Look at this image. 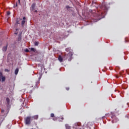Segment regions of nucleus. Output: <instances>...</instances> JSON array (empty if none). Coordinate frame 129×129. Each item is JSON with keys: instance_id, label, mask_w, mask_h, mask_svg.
I'll list each match as a JSON object with an SVG mask.
<instances>
[{"instance_id": "obj_1", "label": "nucleus", "mask_w": 129, "mask_h": 129, "mask_svg": "<svg viewBox=\"0 0 129 129\" xmlns=\"http://www.w3.org/2000/svg\"><path fill=\"white\" fill-rule=\"evenodd\" d=\"M72 52H70L68 54H65L64 56H63V60L68 59L69 61H71L72 59Z\"/></svg>"}, {"instance_id": "obj_2", "label": "nucleus", "mask_w": 129, "mask_h": 129, "mask_svg": "<svg viewBox=\"0 0 129 129\" xmlns=\"http://www.w3.org/2000/svg\"><path fill=\"white\" fill-rule=\"evenodd\" d=\"M32 117L28 116L25 118V122L26 125H30L31 123Z\"/></svg>"}, {"instance_id": "obj_3", "label": "nucleus", "mask_w": 129, "mask_h": 129, "mask_svg": "<svg viewBox=\"0 0 129 129\" xmlns=\"http://www.w3.org/2000/svg\"><path fill=\"white\" fill-rule=\"evenodd\" d=\"M99 8L101 10H103L104 11H107V7H106V5L105 3H102V4L99 5Z\"/></svg>"}, {"instance_id": "obj_4", "label": "nucleus", "mask_w": 129, "mask_h": 129, "mask_svg": "<svg viewBox=\"0 0 129 129\" xmlns=\"http://www.w3.org/2000/svg\"><path fill=\"white\" fill-rule=\"evenodd\" d=\"M2 80L3 82H4L6 81V78L3 76L2 73L0 72V82L2 81Z\"/></svg>"}, {"instance_id": "obj_5", "label": "nucleus", "mask_w": 129, "mask_h": 129, "mask_svg": "<svg viewBox=\"0 0 129 129\" xmlns=\"http://www.w3.org/2000/svg\"><path fill=\"white\" fill-rule=\"evenodd\" d=\"M50 117H52V120L54 121H56L57 119V117H55L54 116V113H51L50 114Z\"/></svg>"}, {"instance_id": "obj_6", "label": "nucleus", "mask_w": 129, "mask_h": 129, "mask_svg": "<svg viewBox=\"0 0 129 129\" xmlns=\"http://www.w3.org/2000/svg\"><path fill=\"white\" fill-rule=\"evenodd\" d=\"M112 123H116L117 121V118L115 116L112 117Z\"/></svg>"}, {"instance_id": "obj_7", "label": "nucleus", "mask_w": 129, "mask_h": 129, "mask_svg": "<svg viewBox=\"0 0 129 129\" xmlns=\"http://www.w3.org/2000/svg\"><path fill=\"white\" fill-rule=\"evenodd\" d=\"M81 126V123H75V126L74 127H76L77 129H79L78 127Z\"/></svg>"}, {"instance_id": "obj_8", "label": "nucleus", "mask_w": 129, "mask_h": 129, "mask_svg": "<svg viewBox=\"0 0 129 129\" xmlns=\"http://www.w3.org/2000/svg\"><path fill=\"white\" fill-rule=\"evenodd\" d=\"M63 59H64V58H63L61 55L58 56V60L60 61V62H62Z\"/></svg>"}, {"instance_id": "obj_9", "label": "nucleus", "mask_w": 129, "mask_h": 129, "mask_svg": "<svg viewBox=\"0 0 129 129\" xmlns=\"http://www.w3.org/2000/svg\"><path fill=\"white\" fill-rule=\"evenodd\" d=\"M7 48H8V44H7L6 46H5L3 47V51L4 52H6L7 50Z\"/></svg>"}, {"instance_id": "obj_10", "label": "nucleus", "mask_w": 129, "mask_h": 129, "mask_svg": "<svg viewBox=\"0 0 129 129\" xmlns=\"http://www.w3.org/2000/svg\"><path fill=\"white\" fill-rule=\"evenodd\" d=\"M31 117V119H32V118H33V119L37 120L38 118V115H35Z\"/></svg>"}, {"instance_id": "obj_11", "label": "nucleus", "mask_w": 129, "mask_h": 129, "mask_svg": "<svg viewBox=\"0 0 129 129\" xmlns=\"http://www.w3.org/2000/svg\"><path fill=\"white\" fill-rule=\"evenodd\" d=\"M6 102L8 105H10V99L8 97L6 98Z\"/></svg>"}, {"instance_id": "obj_12", "label": "nucleus", "mask_w": 129, "mask_h": 129, "mask_svg": "<svg viewBox=\"0 0 129 129\" xmlns=\"http://www.w3.org/2000/svg\"><path fill=\"white\" fill-rule=\"evenodd\" d=\"M18 73H19V69L18 68H17L16 69H15V75H17L18 74Z\"/></svg>"}, {"instance_id": "obj_13", "label": "nucleus", "mask_w": 129, "mask_h": 129, "mask_svg": "<svg viewBox=\"0 0 129 129\" xmlns=\"http://www.w3.org/2000/svg\"><path fill=\"white\" fill-rule=\"evenodd\" d=\"M41 78H42V77L40 76V77H39V78L38 81L37 82H36V86H37L40 84V79H41Z\"/></svg>"}, {"instance_id": "obj_14", "label": "nucleus", "mask_w": 129, "mask_h": 129, "mask_svg": "<svg viewBox=\"0 0 129 129\" xmlns=\"http://www.w3.org/2000/svg\"><path fill=\"white\" fill-rule=\"evenodd\" d=\"M26 22V21H25L24 20H23L22 21V23H21V25H22V27H24V25H25V23Z\"/></svg>"}, {"instance_id": "obj_15", "label": "nucleus", "mask_w": 129, "mask_h": 129, "mask_svg": "<svg viewBox=\"0 0 129 129\" xmlns=\"http://www.w3.org/2000/svg\"><path fill=\"white\" fill-rule=\"evenodd\" d=\"M35 8V4H32V5H31V8L32 9V10H34Z\"/></svg>"}, {"instance_id": "obj_16", "label": "nucleus", "mask_w": 129, "mask_h": 129, "mask_svg": "<svg viewBox=\"0 0 129 129\" xmlns=\"http://www.w3.org/2000/svg\"><path fill=\"white\" fill-rule=\"evenodd\" d=\"M66 129H71V126L68 125V124H66Z\"/></svg>"}, {"instance_id": "obj_17", "label": "nucleus", "mask_w": 129, "mask_h": 129, "mask_svg": "<svg viewBox=\"0 0 129 129\" xmlns=\"http://www.w3.org/2000/svg\"><path fill=\"white\" fill-rule=\"evenodd\" d=\"M60 118V121H62V120L64 119V118L62 116H60L59 117V118Z\"/></svg>"}, {"instance_id": "obj_18", "label": "nucleus", "mask_w": 129, "mask_h": 129, "mask_svg": "<svg viewBox=\"0 0 129 129\" xmlns=\"http://www.w3.org/2000/svg\"><path fill=\"white\" fill-rule=\"evenodd\" d=\"M35 46H38V41H35V43H34Z\"/></svg>"}, {"instance_id": "obj_19", "label": "nucleus", "mask_w": 129, "mask_h": 129, "mask_svg": "<svg viewBox=\"0 0 129 129\" xmlns=\"http://www.w3.org/2000/svg\"><path fill=\"white\" fill-rule=\"evenodd\" d=\"M10 14H11L10 11H8V12H7V15L10 16Z\"/></svg>"}, {"instance_id": "obj_20", "label": "nucleus", "mask_w": 129, "mask_h": 129, "mask_svg": "<svg viewBox=\"0 0 129 129\" xmlns=\"http://www.w3.org/2000/svg\"><path fill=\"white\" fill-rule=\"evenodd\" d=\"M21 35H19L18 37V40L21 41Z\"/></svg>"}, {"instance_id": "obj_21", "label": "nucleus", "mask_w": 129, "mask_h": 129, "mask_svg": "<svg viewBox=\"0 0 129 129\" xmlns=\"http://www.w3.org/2000/svg\"><path fill=\"white\" fill-rule=\"evenodd\" d=\"M31 50L33 51V52H35L36 51V49L34 48H31Z\"/></svg>"}, {"instance_id": "obj_22", "label": "nucleus", "mask_w": 129, "mask_h": 129, "mask_svg": "<svg viewBox=\"0 0 129 129\" xmlns=\"http://www.w3.org/2000/svg\"><path fill=\"white\" fill-rule=\"evenodd\" d=\"M25 52H29V50L27 48H26V49H25Z\"/></svg>"}, {"instance_id": "obj_23", "label": "nucleus", "mask_w": 129, "mask_h": 129, "mask_svg": "<svg viewBox=\"0 0 129 129\" xmlns=\"http://www.w3.org/2000/svg\"><path fill=\"white\" fill-rule=\"evenodd\" d=\"M101 14H102V13H101H101H99L98 14V17L100 16V15H101Z\"/></svg>"}, {"instance_id": "obj_24", "label": "nucleus", "mask_w": 129, "mask_h": 129, "mask_svg": "<svg viewBox=\"0 0 129 129\" xmlns=\"http://www.w3.org/2000/svg\"><path fill=\"white\" fill-rule=\"evenodd\" d=\"M5 71L6 72H10V70H9L8 69H5Z\"/></svg>"}, {"instance_id": "obj_25", "label": "nucleus", "mask_w": 129, "mask_h": 129, "mask_svg": "<svg viewBox=\"0 0 129 129\" xmlns=\"http://www.w3.org/2000/svg\"><path fill=\"white\" fill-rule=\"evenodd\" d=\"M66 9H69L70 8V7L69 6H67L66 7Z\"/></svg>"}, {"instance_id": "obj_26", "label": "nucleus", "mask_w": 129, "mask_h": 129, "mask_svg": "<svg viewBox=\"0 0 129 129\" xmlns=\"http://www.w3.org/2000/svg\"><path fill=\"white\" fill-rule=\"evenodd\" d=\"M17 7H18V3H16V5H15V6H14L15 8Z\"/></svg>"}, {"instance_id": "obj_27", "label": "nucleus", "mask_w": 129, "mask_h": 129, "mask_svg": "<svg viewBox=\"0 0 129 129\" xmlns=\"http://www.w3.org/2000/svg\"><path fill=\"white\" fill-rule=\"evenodd\" d=\"M23 20H26V17H23Z\"/></svg>"}, {"instance_id": "obj_28", "label": "nucleus", "mask_w": 129, "mask_h": 129, "mask_svg": "<svg viewBox=\"0 0 129 129\" xmlns=\"http://www.w3.org/2000/svg\"><path fill=\"white\" fill-rule=\"evenodd\" d=\"M5 112V110H1V112L3 113V112Z\"/></svg>"}, {"instance_id": "obj_29", "label": "nucleus", "mask_w": 129, "mask_h": 129, "mask_svg": "<svg viewBox=\"0 0 129 129\" xmlns=\"http://www.w3.org/2000/svg\"><path fill=\"white\" fill-rule=\"evenodd\" d=\"M16 24H19V21H16Z\"/></svg>"}, {"instance_id": "obj_30", "label": "nucleus", "mask_w": 129, "mask_h": 129, "mask_svg": "<svg viewBox=\"0 0 129 129\" xmlns=\"http://www.w3.org/2000/svg\"><path fill=\"white\" fill-rule=\"evenodd\" d=\"M66 90H68V91L69 90H70V88H67Z\"/></svg>"}, {"instance_id": "obj_31", "label": "nucleus", "mask_w": 129, "mask_h": 129, "mask_svg": "<svg viewBox=\"0 0 129 129\" xmlns=\"http://www.w3.org/2000/svg\"><path fill=\"white\" fill-rule=\"evenodd\" d=\"M19 5L21 4V1L20 0H18Z\"/></svg>"}, {"instance_id": "obj_32", "label": "nucleus", "mask_w": 129, "mask_h": 129, "mask_svg": "<svg viewBox=\"0 0 129 129\" xmlns=\"http://www.w3.org/2000/svg\"><path fill=\"white\" fill-rule=\"evenodd\" d=\"M106 116H108L109 115V113L106 114V115H105Z\"/></svg>"}, {"instance_id": "obj_33", "label": "nucleus", "mask_w": 129, "mask_h": 129, "mask_svg": "<svg viewBox=\"0 0 129 129\" xmlns=\"http://www.w3.org/2000/svg\"><path fill=\"white\" fill-rule=\"evenodd\" d=\"M35 13H37V12H38L37 10H35Z\"/></svg>"}, {"instance_id": "obj_34", "label": "nucleus", "mask_w": 129, "mask_h": 129, "mask_svg": "<svg viewBox=\"0 0 129 129\" xmlns=\"http://www.w3.org/2000/svg\"><path fill=\"white\" fill-rule=\"evenodd\" d=\"M68 50H69L68 48H66V50L67 51H68Z\"/></svg>"}, {"instance_id": "obj_35", "label": "nucleus", "mask_w": 129, "mask_h": 129, "mask_svg": "<svg viewBox=\"0 0 129 129\" xmlns=\"http://www.w3.org/2000/svg\"><path fill=\"white\" fill-rule=\"evenodd\" d=\"M15 34L16 35L18 34V33H15Z\"/></svg>"}, {"instance_id": "obj_36", "label": "nucleus", "mask_w": 129, "mask_h": 129, "mask_svg": "<svg viewBox=\"0 0 129 129\" xmlns=\"http://www.w3.org/2000/svg\"><path fill=\"white\" fill-rule=\"evenodd\" d=\"M116 78H118L119 77L118 76H116Z\"/></svg>"}, {"instance_id": "obj_37", "label": "nucleus", "mask_w": 129, "mask_h": 129, "mask_svg": "<svg viewBox=\"0 0 129 129\" xmlns=\"http://www.w3.org/2000/svg\"><path fill=\"white\" fill-rule=\"evenodd\" d=\"M104 117H105V116H103V118H104Z\"/></svg>"}, {"instance_id": "obj_38", "label": "nucleus", "mask_w": 129, "mask_h": 129, "mask_svg": "<svg viewBox=\"0 0 129 129\" xmlns=\"http://www.w3.org/2000/svg\"><path fill=\"white\" fill-rule=\"evenodd\" d=\"M16 30H18V29H16Z\"/></svg>"}]
</instances>
